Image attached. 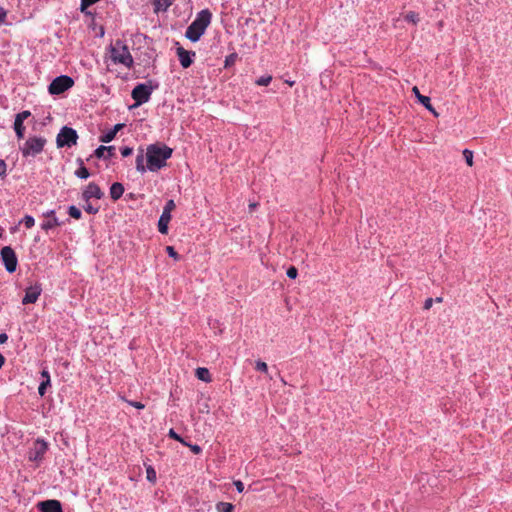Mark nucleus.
<instances>
[{"label": "nucleus", "instance_id": "nucleus-1", "mask_svg": "<svg viewBox=\"0 0 512 512\" xmlns=\"http://www.w3.org/2000/svg\"><path fill=\"white\" fill-rule=\"evenodd\" d=\"M172 152L173 150L164 144L149 145L145 154L141 151L137 155L136 169L139 172L158 171L166 166V161L172 156Z\"/></svg>", "mask_w": 512, "mask_h": 512}, {"label": "nucleus", "instance_id": "nucleus-2", "mask_svg": "<svg viewBox=\"0 0 512 512\" xmlns=\"http://www.w3.org/2000/svg\"><path fill=\"white\" fill-rule=\"evenodd\" d=\"M211 17L212 15L208 10H202L188 27L186 36L192 41H197L210 24Z\"/></svg>", "mask_w": 512, "mask_h": 512}, {"label": "nucleus", "instance_id": "nucleus-3", "mask_svg": "<svg viewBox=\"0 0 512 512\" xmlns=\"http://www.w3.org/2000/svg\"><path fill=\"white\" fill-rule=\"evenodd\" d=\"M46 144V139L40 136L29 137L24 144L20 147L24 157L36 156L43 151Z\"/></svg>", "mask_w": 512, "mask_h": 512}, {"label": "nucleus", "instance_id": "nucleus-4", "mask_svg": "<svg viewBox=\"0 0 512 512\" xmlns=\"http://www.w3.org/2000/svg\"><path fill=\"white\" fill-rule=\"evenodd\" d=\"M110 58L113 62L123 64L126 67H129L132 63V57L128 48L120 42H116L112 46Z\"/></svg>", "mask_w": 512, "mask_h": 512}, {"label": "nucleus", "instance_id": "nucleus-5", "mask_svg": "<svg viewBox=\"0 0 512 512\" xmlns=\"http://www.w3.org/2000/svg\"><path fill=\"white\" fill-rule=\"evenodd\" d=\"M48 449V444L43 440H36L32 446L30 447L27 453V459L29 462L33 463L35 466H38L42 461L46 451Z\"/></svg>", "mask_w": 512, "mask_h": 512}, {"label": "nucleus", "instance_id": "nucleus-6", "mask_svg": "<svg viewBox=\"0 0 512 512\" xmlns=\"http://www.w3.org/2000/svg\"><path fill=\"white\" fill-rule=\"evenodd\" d=\"M74 85L71 77L63 75L55 78L48 87L51 95H60L69 90Z\"/></svg>", "mask_w": 512, "mask_h": 512}, {"label": "nucleus", "instance_id": "nucleus-7", "mask_svg": "<svg viewBox=\"0 0 512 512\" xmlns=\"http://www.w3.org/2000/svg\"><path fill=\"white\" fill-rule=\"evenodd\" d=\"M77 138L78 136L75 130L69 127H64L57 136V146L71 147L76 144Z\"/></svg>", "mask_w": 512, "mask_h": 512}, {"label": "nucleus", "instance_id": "nucleus-8", "mask_svg": "<svg viewBox=\"0 0 512 512\" xmlns=\"http://www.w3.org/2000/svg\"><path fill=\"white\" fill-rule=\"evenodd\" d=\"M2 262L4 263L8 272L12 273L17 267V257L15 252L10 247L2 248Z\"/></svg>", "mask_w": 512, "mask_h": 512}, {"label": "nucleus", "instance_id": "nucleus-9", "mask_svg": "<svg viewBox=\"0 0 512 512\" xmlns=\"http://www.w3.org/2000/svg\"><path fill=\"white\" fill-rule=\"evenodd\" d=\"M151 90L146 85H138L132 91V98L135 100L134 106H139L147 102L150 98Z\"/></svg>", "mask_w": 512, "mask_h": 512}, {"label": "nucleus", "instance_id": "nucleus-10", "mask_svg": "<svg viewBox=\"0 0 512 512\" xmlns=\"http://www.w3.org/2000/svg\"><path fill=\"white\" fill-rule=\"evenodd\" d=\"M103 196V192L100 187L95 183H90L83 191L82 197L85 202L90 201L91 199H100Z\"/></svg>", "mask_w": 512, "mask_h": 512}, {"label": "nucleus", "instance_id": "nucleus-11", "mask_svg": "<svg viewBox=\"0 0 512 512\" xmlns=\"http://www.w3.org/2000/svg\"><path fill=\"white\" fill-rule=\"evenodd\" d=\"M41 294V287L38 284L29 286L22 300L23 304L35 303Z\"/></svg>", "mask_w": 512, "mask_h": 512}, {"label": "nucleus", "instance_id": "nucleus-12", "mask_svg": "<svg viewBox=\"0 0 512 512\" xmlns=\"http://www.w3.org/2000/svg\"><path fill=\"white\" fill-rule=\"evenodd\" d=\"M31 116L29 111H23L16 115L14 122V130L18 136V138H22L25 132L24 121Z\"/></svg>", "mask_w": 512, "mask_h": 512}, {"label": "nucleus", "instance_id": "nucleus-13", "mask_svg": "<svg viewBox=\"0 0 512 512\" xmlns=\"http://www.w3.org/2000/svg\"><path fill=\"white\" fill-rule=\"evenodd\" d=\"M38 509L41 512H62V507L57 500H46L38 504Z\"/></svg>", "mask_w": 512, "mask_h": 512}, {"label": "nucleus", "instance_id": "nucleus-14", "mask_svg": "<svg viewBox=\"0 0 512 512\" xmlns=\"http://www.w3.org/2000/svg\"><path fill=\"white\" fill-rule=\"evenodd\" d=\"M412 92L413 94L416 96V98L418 99V101L426 108L428 109L431 113H433L434 116H438V113L436 112V110L433 108V106L431 105L430 103V98L427 97V96H423L420 94V91L418 89L417 86H414L412 88Z\"/></svg>", "mask_w": 512, "mask_h": 512}, {"label": "nucleus", "instance_id": "nucleus-15", "mask_svg": "<svg viewBox=\"0 0 512 512\" xmlns=\"http://www.w3.org/2000/svg\"><path fill=\"white\" fill-rule=\"evenodd\" d=\"M177 55H178V58L180 60V63L181 65L184 67V68H187L191 65L192 63V58L191 56H194L195 54L194 53H190L188 52L187 50H185L184 48L182 47H178L177 48Z\"/></svg>", "mask_w": 512, "mask_h": 512}, {"label": "nucleus", "instance_id": "nucleus-16", "mask_svg": "<svg viewBox=\"0 0 512 512\" xmlns=\"http://www.w3.org/2000/svg\"><path fill=\"white\" fill-rule=\"evenodd\" d=\"M59 225L58 219L55 217L54 212H48L45 215V220L42 223V228L44 230L52 229Z\"/></svg>", "mask_w": 512, "mask_h": 512}, {"label": "nucleus", "instance_id": "nucleus-17", "mask_svg": "<svg viewBox=\"0 0 512 512\" xmlns=\"http://www.w3.org/2000/svg\"><path fill=\"white\" fill-rule=\"evenodd\" d=\"M171 218H172V215H170L168 213H162V215L160 216V219L158 221V230L160 233H162V234L168 233V225H169V222L171 221Z\"/></svg>", "mask_w": 512, "mask_h": 512}, {"label": "nucleus", "instance_id": "nucleus-18", "mask_svg": "<svg viewBox=\"0 0 512 512\" xmlns=\"http://www.w3.org/2000/svg\"><path fill=\"white\" fill-rule=\"evenodd\" d=\"M124 193V187L121 183H114L110 188V196L113 200L119 199Z\"/></svg>", "mask_w": 512, "mask_h": 512}, {"label": "nucleus", "instance_id": "nucleus-19", "mask_svg": "<svg viewBox=\"0 0 512 512\" xmlns=\"http://www.w3.org/2000/svg\"><path fill=\"white\" fill-rule=\"evenodd\" d=\"M196 376L199 380L209 383L212 381L210 372L207 368H198L196 370Z\"/></svg>", "mask_w": 512, "mask_h": 512}, {"label": "nucleus", "instance_id": "nucleus-20", "mask_svg": "<svg viewBox=\"0 0 512 512\" xmlns=\"http://www.w3.org/2000/svg\"><path fill=\"white\" fill-rule=\"evenodd\" d=\"M174 0H155L154 6L156 11H165L173 3Z\"/></svg>", "mask_w": 512, "mask_h": 512}, {"label": "nucleus", "instance_id": "nucleus-21", "mask_svg": "<svg viewBox=\"0 0 512 512\" xmlns=\"http://www.w3.org/2000/svg\"><path fill=\"white\" fill-rule=\"evenodd\" d=\"M404 19L409 22V23H412L414 25H416L419 21H420V16L418 13L414 12V11H409L407 12L405 15H404Z\"/></svg>", "mask_w": 512, "mask_h": 512}, {"label": "nucleus", "instance_id": "nucleus-22", "mask_svg": "<svg viewBox=\"0 0 512 512\" xmlns=\"http://www.w3.org/2000/svg\"><path fill=\"white\" fill-rule=\"evenodd\" d=\"M216 509L218 512H233L234 506L231 503L219 502L216 505Z\"/></svg>", "mask_w": 512, "mask_h": 512}, {"label": "nucleus", "instance_id": "nucleus-23", "mask_svg": "<svg viewBox=\"0 0 512 512\" xmlns=\"http://www.w3.org/2000/svg\"><path fill=\"white\" fill-rule=\"evenodd\" d=\"M113 147L112 146H109V147H106V146H100L98 149H96L95 151V155L98 157V158H101V157H104L105 156V153L108 152V153H112L113 151Z\"/></svg>", "mask_w": 512, "mask_h": 512}, {"label": "nucleus", "instance_id": "nucleus-24", "mask_svg": "<svg viewBox=\"0 0 512 512\" xmlns=\"http://www.w3.org/2000/svg\"><path fill=\"white\" fill-rule=\"evenodd\" d=\"M146 478L148 481L155 483L156 482V471L152 466H148L146 468Z\"/></svg>", "mask_w": 512, "mask_h": 512}, {"label": "nucleus", "instance_id": "nucleus-25", "mask_svg": "<svg viewBox=\"0 0 512 512\" xmlns=\"http://www.w3.org/2000/svg\"><path fill=\"white\" fill-rule=\"evenodd\" d=\"M116 134L115 132H113L112 130L103 134L101 137H100V141L103 142V143H108V142H111L114 138H115Z\"/></svg>", "mask_w": 512, "mask_h": 512}, {"label": "nucleus", "instance_id": "nucleus-26", "mask_svg": "<svg viewBox=\"0 0 512 512\" xmlns=\"http://www.w3.org/2000/svg\"><path fill=\"white\" fill-rule=\"evenodd\" d=\"M99 210V207L98 206H95L91 200L86 202V205H85V211L87 213H90V214H96Z\"/></svg>", "mask_w": 512, "mask_h": 512}, {"label": "nucleus", "instance_id": "nucleus-27", "mask_svg": "<svg viewBox=\"0 0 512 512\" xmlns=\"http://www.w3.org/2000/svg\"><path fill=\"white\" fill-rule=\"evenodd\" d=\"M255 369L257 371H260V372H263V373H267L268 372V365H267L266 362L259 360V361H256V363H255Z\"/></svg>", "mask_w": 512, "mask_h": 512}, {"label": "nucleus", "instance_id": "nucleus-28", "mask_svg": "<svg viewBox=\"0 0 512 512\" xmlns=\"http://www.w3.org/2000/svg\"><path fill=\"white\" fill-rule=\"evenodd\" d=\"M75 174H76V176H78V177H80V178H84V179L88 178V177H89V175H90V174H89V172H88V170H87V168H86V167H84V166L79 167V168L75 171Z\"/></svg>", "mask_w": 512, "mask_h": 512}, {"label": "nucleus", "instance_id": "nucleus-29", "mask_svg": "<svg viewBox=\"0 0 512 512\" xmlns=\"http://www.w3.org/2000/svg\"><path fill=\"white\" fill-rule=\"evenodd\" d=\"M464 159L468 166H473V153L470 150H464L463 151Z\"/></svg>", "mask_w": 512, "mask_h": 512}, {"label": "nucleus", "instance_id": "nucleus-30", "mask_svg": "<svg viewBox=\"0 0 512 512\" xmlns=\"http://www.w3.org/2000/svg\"><path fill=\"white\" fill-rule=\"evenodd\" d=\"M175 208H176L175 202L173 200H169V201H167L162 213H168L171 215V213L174 211Z\"/></svg>", "mask_w": 512, "mask_h": 512}, {"label": "nucleus", "instance_id": "nucleus-31", "mask_svg": "<svg viewBox=\"0 0 512 512\" xmlns=\"http://www.w3.org/2000/svg\"><path fill=\"white\" fill-rule=\"evenodd\" d=\"M22 223L24 224V226H25L26 228H28V229H29V228H31V227H33V226H34V224H35V220H34V218H33L32 216H28V215H27V216H25V217H24V219H23Z\"/></svg>", "mask_w": 512, "mask_h": 512}, {"label": "nucleus", "instance_id": "nucleus-32", "mask_svg": "<svg viewBox=\"0 0 512 512\" xmlns=\"http://www.w3.org/2000/svg\"><path fill=\"white\" fill-rule=\"evenodd\" d=\"M272 80L271 76L261 77L259 78L256 83L260 86H268Z\"/></svg>", "mask_w": 512, "mask_h": 512}, {"label": "nucleus", "instance_id": "nucleus-33", "mask_svg": "<svg viewBox=\"0 0 512 512\" xmlns=\"http://www.w3.org/2000/svg\"><path fill=\"white\" fill-rule=\"evenodd\" d=\"M50 386V379H46L45 381H43L39 388H38V392L41 396H43L45 394V391H46V388Z\"/></svg>", "mask_w": 512, "mask_h": 512}, {"label": "nucleus", "instance_id": "nucleus-34", "mask_svg": "<svg viewBox=\"0 0 512 512\" xmlns=\"http://www.w3.org/2000/svg\"><path fill=\"white\" fill-rule=\"evenodd\" d=\"M69 215L75 219H79L81 217V211L78 208L72 206L69 208Z\"/></svg>", "mask_w": 512, "mask_h": 512}, {"label": "nucleus", "instance_id": "nucleus-35", "mask_svg": "<svg viewBox=\"0 0 512 512\" xmlns=\"http://www.w3.org/2000/svg\"><path fill=\"white\" fill-rule=\"evenodd\" d=\"M166 252L169 254V256L174 258L176 261L180 259L179 254L174 250V248L172 246H167Z\"/></svg>", "mask_w": 512, "mask_h": 512}, {"label": "nucleus", "instance_id": "nucleus-36", "mask_svg": "<svg viewBox=\"0 0 512 512\" xmlns=\"http://www.w3.org/2000/svg\"><path fill=\"white\" fill-rule=\"evenodd\" d=\"M169 437H171L172 439L176 440V441H179L180 443L182 444H186V442L184 441L183 438H181L173 429H171L169 431Z\"/></svg>", "mask_w": 512, "mask_h": 512}, {"label": "nucleus", "instance_id": "nucleus-37", "mask_svg": "<svg viewBox=\"0 0 512 512\" xmlns=\"http://www.w3.org/2000/svg\"><path fill=\"white\" fill-rule=\"evenodd\" d=\"M297 274H298V271L295 267H290L288 270H287V275L288 277L294 279L297 277Z\"/></svg>", "mask_w": 512, "mask_h": 512}, {"label": "nucleus", "instance_id": "nucleus-38", "mask_svg": "<svg viewBox=\"0 0 512 512\" xmlns=\"http://www.w3.org/2000/svg\"><path fill=\"white\" fill-rule=\"evenodd\" d=\"M184 445L189 447L194 454H199L201 452V448L198 445L188 444L187 442Z\"/></svg>", "mask_w": 512, "mask_h": 512}, {"label": "nucleus", "instance_id": "nucleus-39", "mask_svg": "<svg viewBox=\"0 0 512 512\" xmlns=\"http://www.w3.org/2000/svg\"><path fill=\"white\" fill-rule=\"evenodd\" d=\"M234 485L239 492L244 490V484L240 480L235 481Z\"/></svg>", "mask_w": 512, "mask_h": 512}, {"label": "nucleus", "instance_id": "nucleus-40", "mask_svg": "<svg viewBox=\"0 0 512 512\" xmlns=\"http://www.w3.org/2000/svg\"><path fill=\"white\" fill-rule=\"evenodd\" d=\"M131 154H132V149H131V148H129V147H126V148H124V149L122 150V155H123L124 157H127V156H129V155H131Z\"/></svg>", "mask_w": 512, "mask_h": 512}, {"label": "nucleus", "instance_id": "nucleus-41", "mask_svg": "<svg viewBox=\"0 0 512 512\" xmlns=\"http://www.w3.org/2000/svg\"><path fill=\"white\" fill-rule=\"evenodd\" d=\"M130 404L132 406H134L135 408H137V409H143L144 408V405L142 403H140V402H130Z\"/></svg>", "mask_w": 512, "mask_h": 512}, {"label": "nucleus", "instance_id": "nucleus-42", "mask_svg": "<svg viewBox=\"0 0 512 512\" xmlns=\"http://www.w3.org/2000/svg\"><path fill=\"white\" fill-rule=\"evenodd\" d=\"M123 127H124V124H117L114 126L112 131L115 132V134H117L118 131H120Z\"/></svg>", "mask_w": 512, "mask_h": 512}, {"label": "nucleus", "instance_id": "nucleus-43", "mask_svg": "<svg viewBox=\"0 0 512 512\" xmlns=\"http://www.w3.org/2000/svg\"><path fill=\"white\" fill-rule=\"evenodd\" d=\"M232 63H233V57L232 56L227 57L226 61H225V66H229Z\"/></svg>", "mask_w": 512, "mask_h": 512}, {"label": "nucleus", "instance_id": "nucleus-44", "mask_svg": "<svg viewBox=\"0 0 512 512\" xmlns=\"http://www.w3.org/2000/svg\"><path fill=\"white\" fill-rule=\"evenodd\" d=\"M97 34L100 35V36L104 35V29H103L102 26H100L99 29L97 30Z\"/></svg>", "mask_w": 512, "mask_h": 512}, {"label": "nucleus", "instance_id": "nucleus-45", "mask_svg": "<svg viewBox=\"0 0 512 512\" xmlns=\"http://www.w3.org/2000/svg\"><path fill=\"white\" fill-rule=\"evenodd\" d=\"M431 305H432V300H431V299H429V300H427V301H426V303H425V308H426V309H429V308L431 307Z\"/></svg>", "mask_w": 512, "mask_h": 512}, {"label": "nucleus", "instance_id": "nucleus-46", "mask_svg": "<svg viewBox=\"0 0 512 512\" xmlns=\"http://www.w3.org/2000/svg\"><path fill=\"white\" fill-rule=\"evenodd\" d=\"M42 376H43V377H45V380H46V379H50V376H49V374H48V372H47V371H43V372H42Z\"/></svg>", "mask_w": 512, "mask_h": 512}, {"label": "nucleus", "instance_id": "nucleus-47", "mask_svg": "<svg viewBox=\"0 0 512 512\" xmlns=\"http://www.w3.org/2000/svg\"><path fill=\"white\" fill-rule=\"evenodd\" d=\"M208 405L206 404L205 407H203V409H201V412H206L208 413L209 409H208Z\"/></svg>", "mask_w": 512, "mask_h": 512}, {"label": "nucleus", "instance_id": "nucleus-48", "mask_svg": "<svg viewBox=\"0 0 512 512\" xmlns=\"http://www.w3.org/2000/svg\"><path fill=\"white\" fill-rule=\"evenodd\" d=\"M7 339V336L5 334H2V338H1V341L2 343H4Z\"/></svg>", "mask_w": 512, "mask_h": 512}]
</instances>
